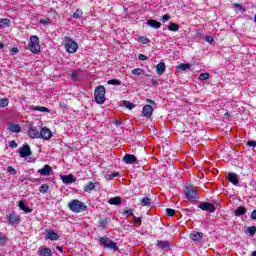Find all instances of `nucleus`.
<instances>
[{"label":"nucleus","instance_id":"1","mask_svg":"<svg viewBox=\"0 0 256 256\" xmlns=\"http://www.w3.org/2000/svg\"><path fill=\"white\" fill-rule=\"evenodd\" d=\"M64 49L67 53H77L79 49V44L75 42L71 37H64Z\"/></svg>","mask_w":256,"mask_h":256},{"label":"nucleus","instance_id":"2","mask_svg":"<svg viewBox=\"0 0 256 256\" xmlns=\"http://www.w3.org/2000/svg\"><path fill=\"white\" fill-rule=\"evenodd\" d=\"M68 207L70 211H73V213H82V211H87V205L77 199L70 201Z\"/></svg>","mask_w":256,"mask_h":256},{"label":"nucleus","instance_id":"3","mask_svg":"<svg viewBox=\"0 0 256 256\" xmlns=\"http://www.w3.org/2000/svg\"><path fill=\"white\" fill-rule=\"evenodd\" d=\"M105 93H106L105 86L100 85L96 87L94 92V98L96 103H98L99 105H103V103H105V100H106Z\"/></svg>","mask_w":256,"mask_h":256},{"label":"nucleus","instance_id":"4","mask_svg":"<svg viewBox=\"0 0 256 256\" xmlns=\"http://www.w3.org/2000/svg\"><path fill=\"white\" fill-rule=\"evenodd\" d=\"M28 49H30L31 53L37 54L41 51V45L39 44L38 36H31L30 41L28 43Z\"/></svg>","mask_w":256,"mask_h":256},{"label":"nucleus","instance_id":"5","mask_svg":"<svg viewBox=\"0 0 256 256\" xmlns=\"http://www.w3.org/2000/svg\"><path fill=\"white\" fill-rule=\"evenodd\" d=\"M185 195L188 201H197V188L193 185H188L185 187Z\"/></svg>","mask_w":256,"mask_h":256},{"label":"nucleus","instance_id":"6","mask_svg":"<svg viewBox=\"0 0 256 256\" xmlns=\"http://www.w3.org/2000/svg\"><path fill=\"white\" fill-rule=\"evenodd\" d=\"M99 241L103 247L112 249L113 251H119V246H117V243L113 242V240H109L107 237H101Z\"/></svg>","mask_w":256,"mask_h":256},{"label":"nucleus","instance_id":"7","mask_svg":"<svg viewBox=\"0 0 256 256\" xmlns=\"http://www.w3.org/2000/svg\"><path fill=\"white\" fill-rule=\"evenodd\" d=\"M7 223L12 227H17V225L21 223V218L19 217V215H17V213L11 212L7 217Z\"/></svg>","mask_w":256,"mask_h":256},{"label":"nucleus","instance_id":"8","mask_svg":"<svg viewBox=\"0 0 256 256\" xmlns=\"http://www.w3.org/2000/svg\"><path fill=\"white\" fill-rule=\"evenodd\" d=\"M53 137V132H51V129L47 127H42L40 130V139H45L46 141H49Z\"/></svg>","mask_w":256,"mask_h":256},{"label":"nucleus","instance_id":"9","mask_svg":"<svg viewBox=\"0 0 256 256\" xmlns=\"http://www.w3.org/2000/svg\"><path fill=\"white\" fill-rule=\"evenodd\" d=\"M198 207L202 211H208L209 213H215V205H213L209 202H203Z\"/></svg>","mask_w":256,"mask_h":256},{"label":"nucleus","instance_id":"10","mask_svg":"<svg viewBox=\"0 0 256 256\" xmlns=\"http://www.w3.org/2000/svg\"><path fill=\"white\" fill-rule=\"evenodd\" d=\"M51 171H53V168L50 165H44L43 168L38 170V173L42 176V177H49V175H51Z\"/></svg>","mask_w":256,"mask_h":256},{"label":"nucleus","instance_id":"11","mask_svg":"<svg viewBox=\"0 0 256 256\" xmlns=\"http://www.w3.org/2000/svg\"><path fill=\"white\" fill-rule=\"evenodd\" d=\"M60 179L62 180V182L65 185H70V183H75L76 179L75 176H73L72 174L69 175H61Z\"/></svg>","mask_w":256,"mask_h":256},{"label":"nucleus","instance_id":"12","mask_svg":"<svg viewBox=\"0 0 256 256\" xmlns=\"http://www.w3.org/2000/svg\"><path fill=\"white\" fill-rule=\"evenodd\" d=\"M40 133L35 127H30L28 131L30 139H40Z\"/></svg>","mask_w":256,"mask_h":256},{"label":"nucleus","instance_id":"13","mask_svg":"<svg viewBox=\"0 0 256 256\" xmlns=\"http://www.w3.org/2000/svg\"><path fill=\"white\" fill-rule=\"evenodd\" d=\"M20 157H31V147L29 145H25L20 149Z\"/></svg>","mask_w":256,"mask_h":256},{"label":"nucleus","instance_id":"14","mask_svg":"<svg viewBox=\"0 0 256 256\" xmlns=\"http://www.w3.org/2000/svg\"><path fill=\"white\" fill-rule=\"evenodd\" d=\"M137 161V157L133 154H126L123 157V162L127 163V165H132V163H135Z\"/></svg>","mask_w":256,"mask_h":256},{"label":"nucleus","instance_id":"15","mask_svg":"<svg viewBox=\"0 0 256 256\" xmlns=\"http://www.w3.org/2000/svg\"><path fill=\"white\" fill-rule=\"evenodd\" d=\"M142 113H143L144 117H147V118L151 117V115H153V106L145 105L143 107Z\"/></svg>","mask_w":256,"mask_h":256},{"label":"nucleus","instance_id":"16","mask_svg":"<svg viewBox=\"0 0 256 256\" xmlns=\"http://www.w3.org/2000/svg\"><path fill=\"white\" fill-rule=\"evenodd\" d=\"M30 111H39L40 113H51V110H49L45 106H31Z\"/></svg>","mask_w":256,"mask_h":256},{"label":"nucleus","instance_id":"17","mask_svg":"<svg viewBox=\"0 0 256 256\" xmlns=\"http://www.w3.org/2000/svg\"><path fill=\"white\" fill-rule=\"evenodd\" d=\"M46 239H49L50 241H58L59 234L55 233V231H53V230H50L46 234Z\"/></svg>","mask_w":256,"mask_h":256},{"label":"nucleus","instance_id":"18","mask_svg":"<svg viewBox=\"0 0 256 256\" xmlns=\"http://www.w3.org/2000/svg\"><path fill=\"white\" fill-rule=\"evenodd\" d=\"M147 25H149V27H152V29H161V22L157 20L149 19L147 20Z\"/></svg>","mask_w":256,"mask_h":256},{"label":"nucleus","instance_id":"19","mask_svg":"<svg viewBox=\"0 0 256 256\" xmlns=\"http://www.w3.org/2000/svg\"><path fill=\"white\" fill-rule=\"evenodd\" d=\"M228 180L233 185H239V178H237V174H235V173H229Z\"/></svg>","mask_w":256,"mask_h":256},{"label":"nucleus","instance_id":"20","mask_svg":"<svg viewBox=\"0 0 256 256\" xmlns=\"http://www.w3.org/2000/svg\"><path fill=\"white\" fill-rule=\"evenodd\" d=\"M190 239H192V241H201V239H203V233L193 232L190 234Z\"/></svg>","mask_w":256,"mask_h":256},{"label":"nucleus","instance_id":"21","mask_svg":"<svg viewBox=\"0 0 256 256\" xmlns=\"http://www.w3.org/2000/svg\"><path fill=\"white\" fill-rule=\"evenodd\" d=\"M156 73L157 75H163L165 73V63L160 62L156 65Z\"/></svg>","mask_w":256,"mask_h":256},{"label":"nucleus","instance_id":"22","mask_svg":"<svg viewBox=\"0 0 256 256\" xmlns=\"http://www.w3.org/2000/svg\"><path fill=\"white\" fill-rule=\"evenodd\" d=\"M9 131H11V133H20L21 132V126H19V124H11L8 127Z\"/></svg>","mask_w":256,"mask_h":256},{"label":"nucleus","instance_id":"23","mask_svg":"<svg viewBox=\"0 0 256 256\" xmlns=\"http://www.w3.org/2000/svg\"><path fill=\"white\" fill-rule=\"evenodd\" d=\"M109 205H121V197L116 196L108 200Z\"/></svg>","mask_w":256,"mask_h":256},{"label":"nucleus","instance_id":"24","mask_svg":"<svg viewBox=\"0 0 256 256\" xmlns=\"http://www.w3.org/2000/svg\"><path fill=\"white\" fill-rule=\"evenodd\" d=\"M18 207H20L21 211H24L25 213H31V208L27 207L25 205V202L23 200L19 201Z\"/></svg>","mask_w":256,"mask_h":256},{"label":"nucleus","instance_id":"25","mask_svg":"<svg viewBox=\"0 0 256 256\" xmlns=\"http://www.w3.org/2000/svg\"><path fill=\"white\" fill-rule=\"evenodd\" d=\"M39 255L40 256H51V255H53V251H51V248H43L42 250H40Z\"/></svg>","mask_w":256,"mask_h":256},{"label":"nucleus","instance_id":"26","mask_svg":"<svg viewBox=\"0 0 256 256\" xmlns=\"http://www.w3.org/2000/svg\"><path fill=\"white\" fill-rule=\"evenodd\" d=\"M171 244L169 243V241H158L157 242V247H160V249H169V246Z\"/></svg>","mask_w":256,"mask_h":256},{"label":"nucleus","instance_id":"27","mask_svg":"<svg viewBox=\"0 0 256 256\" xmlns=\"http://www.w3.org/2000/svg\"><path fill=\"white\" fill-rule=\"evenodd\" d=\"M95 189V183L89 182L86 186H84L85 193H91Z\"/></svg>","mask_w":256,"mask_h":256},{"label":"nucleus","instance_id":"28","mask_svg":"<svg viewBox=\"0 0 256 256\" xmlns=\"http://www.w3.org/2000/svg\"><path fill=\"white\" fill-rule=\"evenodd\" d=\"M246 213H247V209H245L244 207H238L235 210L236 217H241V215H245Z\"/></svg>","mask_w":256,"mask_h":256},{"label":"nucleus","instance_id":"29","mask_svg":"<svg viewBox=\"0 0 256 256\" xmlns=\"http://www.w3.org/2000/svg\"><path fill=\"white\" fill-rule=\"evenodd\" d=\"M9 23H11V20L7 18L0 19V29H3L5 27H9Z\"/></svg>","mask_w":256,"mask_h":256},{"label":"nucleus","instance_id":"30","mask_svg":"<svg viewBox=\"0 0 256 256\" xmlns=\"http://www.w3.org/2000/svg\"><path fill=\"white\" fill-rule=\"evenodd\" d=\"M141 205H142V207H150L151 199H149V197L142 198Z\"/></svg>","mask_w":256,"mask_h":256},{"label":"nucleus","instance_id":"31","mask_svg":"<svg viewBox=\"0 0 256 256\" xmlns=\"http://www.w3.org/2000/svg\"><path fill=\"white\" fill-rule=\"evenodd\" d=\"M138 41L140 43H142L143 45H149V43H151V40H149V38L145 37V36H140L138 38Z\"/></svg>","mask_w":256,"mask_h":256},{"label":"nucleus","instance_id":"32","mask_svg":"<svg viewBox=\"0 0 256 256\" xmlns=\"http://www.w3.org/2000/svg\"><path fill=\"white\" fill-rule=\"evenodd\" d=\"M191 67V64L186 63V64H180L179 66H177V70L178 71H187V69H189Z\"/></svg>","mask_w":256,"mask_h":256},{"label":"nucleus","instance_id":"33","mask_svg":"<svg viewBox=\"0 0 256 256\" xmlns=\"http://www.w3.org/2000/svg\"><path fill=\"white\" fill-rule=\"evenodd\" d=\"M168 31H179V25L171 22L169 25H168Z\"/></svg>","mask_w":256,"mask_h":256},{"label":"nucleus","instance_id":"34","mask_svg":"<svg viewBox=\"0 0 256 256\" xmlns=\"http://www.w3.org/2000/svg\"><path fill=\"white\" fill-rule=\"evenodd\" d=\"M83 17V10L77 9L75 13L73 14L74 19H81Z\"/></svg>","mask_w":256,"mask_h":256},{"label":"nucleus","instance_id":"35","mask_svg":"<svg viewBox=\"0 0 256 256\" xmlns=\"http://www.w3.org/2000/svg\"><path fill=\"white\" fill-rule=\"evenodd\" d=\"M145 74V70L141 69V68H135L132 70V75H144Z\"/></svg>","mask_w":256,"mask_h":256},{"label":"nucleus","instance_id":"36","mask_svg":"<svg viewBox=\"0 0 256 256\" xmlns=\"http://www.w3.org/2000/svg\"><path fill=\"white\" fill-rule=\"evenodd\" d=\"M80 74L77 71H72L71 73V79L72 81H79Z\"/></svg>","mask_w":256,"mask_h":256},{"label":"nucleus","instance_id":"37","mask_svg":"<svg viewBox=\"0 0 256 256\" xmlns=\"http://www.w3.org/2000/svg\"><path fill=\"white\" fill-rule=\"evenodd\" d=\"M39 191L40 193H47V191H49V185L47 184H42L40 187H39Z\"/></svg>","mask_w":256,"mask_h":256},{"label":"nucleus","instance_id":"38","mask_svg":"<svg viewBox=\"0 0 256 256\" xmlns=\"http://www.w3.org/2000/svg\"><path fill=\"white\" fill-rule=\"evenodd\" d=\"M199 81H207L209 79V73H202L198 77Z\"/></svg>","mask_w":256,"mask_h":256},{"label":"nucleus","instance_id":"39","mask_svg":"<svg viewBox=\"0 0 256 256\" xmlns=\"http://www.w3.org/2000/svg\"><path fill=\"white\" fill-rule=\"evenodd\" d=\"M108 85H121V80L119 79L108 80Z\"/></svg>","mask_w":256,"mask_h":256},{"label":"nucleus","instance_id":"40","mask_svg":"<svg viewBox=\"0 0 256 256\" xmlns=\"http://www.w3.org/2000/svg\"><path fill=\"white\" fill-rule=\"evenodd\" d=\"M7 105H9V99L3 98L0 100V107H7Z\"/></svg>","mask_w":256,"mask_h":256},{"label":"nucleus","instance_id":"41","mask_svg":"<svg viewBox=\"0 0 256 256\" xmlns=\"http://www.w3.org/2000/svg\"><path fill=\"white\" fill-rule=\"evenodd\" d=\"M166 214L168 215V217H175V209L167 208Z\"/></svg>","mask_w":256,"mask_h":256},{"label":"nucleus","instance_id":"42","mask_svg":"<svg viewBox=\"0 0 256 256\" xmlns=\"http://www.w3.org/2000/svg\"><path fill=\"white\" fill-rule=\"evenodd\" d=\"M247 231H248L249 235H251V236L255 235V233H256V226L248 227Z\"/></svg>","mask_w":256,"mask_h":256},{"label":"nucleus","instance_id":"43","mask_svg":"<svg viewBox=\"0 0 256 256\" xmlns=\"http://www.w3.org/2000/svg\"><path fill=\"white\" fill-rule=\"evenodd\" d=\"M8 241L7 236L1 235L0 234V245H6Z\"/></svg>","mask_w":256,"mask_h":256},{"label":"nucleus","instance_id":"44","mask_svg":"<svg viewBox=\"0 0 256 256\" xmlns=\"http://www.w3.org/2000/svg\"><path fill=\"white\" fill-rule=\"evenodd\" d=\"M124 106L127 108V109H133L135 107V104H133L132 102L130 101H124Z\"/></svg>","mask_w":256,"mask_h":256},{"label":"nucleus","instance_id":"45","mask_svg":"<svg viewBox=\"0 0 256 256\" xmlns=\"http://www.w3.org/2000/svg\"><path fill=\"white\" fill-rule=\"evenodd\" d=\"M41 25H51V20L49 18L47 19H40Z\"/></svg>","mask_w":256,"mask_h":256},{"label":"nucleus","instance_id":"46","mask_svg":"<svg viewBox=\"0 0 256 256\" xmlns=\"http://www.w3.org/2000/svg\"><path fill=\"white\" fill-rule=\"evenodd\" d=\"M169 19H171V15H169V14H166V15L162 16V21L164 23H167V21H169Z\"/></svg>","mask_w":256,"mask_h":256},{"label":"nucleus","instance_id":"47","mask_svg":"<svg viewBox=\"0 0 256 256\" xmlns=\"http://www.w3.org/2000/svg\"><path fill=\"white\" fill-rule=\"evenodd\" d=\"M108 177L110 180H113V179H115V177H119V172H114V173L108 175Z\"/></svg>","mask_w":256,"mask_h":256},{"label":"nucleus","instance_id":"48","mask_svg":"<svg viewBox=\"0 0 256 256\" xmlns=\"http://www.w3.org/2000/svg\"><path fill=\"white\" fill-rule=\"evenodd\" d=\"M124 215H127L128 217H133V209L125 210Z\"/></svg>","mask_w":256,"mask_h":256},{"label":"nucleus","instance_id":"49","mask_svg":"<svg viewBox=\"0 0 256 256\" xmlns=\"http://www.w3.org/2000/svg\"><path fill=\"white\" fill-rule=\"evenodd\" d=\"M247 146L248 147H256V141L255 140L248 141Z\"/></svg>","mask_w":256,"mask_h":256},{"label":"nucleus","instance_id":"50","mask_svg":"<svg viewBox=\"0 0 256 256\" xmlns=\"http://www.w3.org/2000/svg\"><path fill=\"white\" fill-rule=\"evenodd\" d=\"M9 147H11V149H15V148H17V142H15V141H10L9 142Z\"/></svg>","mask_w":256,"mask_h":256},{"label":"nucleus","instance_id":"51","mask_svg":"<svg viewBox=\"0 0 256 256\" xmlns=\"http://www.w3.org/2000/svg\"><path fill=\"white\" fill-rule=\"evenodd\" d=\"M205 41L207 42V43H213V41H215V39H213V37H211V36H206L205 37Z\"/></svg>","mask_w":256,"mask_h":256},{"label":"nucleus","instance_id":"52","mask_svg":"<svg viewBox=\"0 0 256 256\" xmlns=\"http://www.w3.org/2000/svg\"><path fill=\"white\" fill-rule=\"evenodd\" d=\"M138 59L140 61H147V56H145V54H139Z\"/></svg>","mask_w":256,"mask_h":256},{"label":"nucleus","instance_id":"53","mask_svg":"<svg viewBox=\"0 0 256 256\" xmlns=\"http://www.w3.org/2000/svg\"><path fill=\"white\" fill-rule=\"evenodd\" d=\"M250 218L256 221V209L252 211Z\"/></svg>","mask_w":256,"mask_h":256},{"label":"nucleus","instance_id":"54","mask_svg":"<svg viewBox=\"0 0 256 256\" xmlns=\"http://www.w3.org/2000/svg\"><path fill=\"white\" fill-rule=\"evenodd\" d=\"M8 172H9V173H12L13 175H15V168L9 166V167H8Z\"/></svg>","mask_w":256,"mask_h":256},{"label":"nucleus","instance_id":"55","mask_svg":"<svg viewBox=\"0 0 256 256\" xmlns=\"http://www.w3.org/2000/svg\"><path fill=\"white\" fill-rule=\"evenodd\" d=\"M100 227H102L103 229H105V227H107V222L101 221V222H100Z\"/></svg>","mask_w":256,"mask_h":256},{"label":"nucleus","instance_id":"56","mask_svg":"<svg viewBox=\"0 0 256 256\" xmlns=\"http://www.w3.org/2000/svg\"><path fill=\"white\" fill-rule=\"evenodd\" d=\"M134 222L141 224V217H134Z\"/></svg>","mask_w":256,"mask_h":256},{"label":"nucleus","instance_id":"57","mask_svg":"<svg viewBox=\"0 0 256 256\" xmlns=\"http://www.w3.org/2000/svg\"><path fill=\"white\" fill-rule=\"evenodd\" d=\"M122 124H123V122H121V120H116L114 122V125H116V126H119V125H122Z\"/></svg>","mask_w":256,"mask_h":256},{"label":"nucleus","instance_id":"58","mask_svg":"<svg viewBox=\"0 0 256 256\" xmlns=\"http://www.w3.org/2000/svg\"><path fill=\"white\" fill-rule=\"evenodd\" d=\"M12 53H19V48L13 47L12 48Z\"/></svg>","mask_w":256,"mask_h":256},{"label":"nucleus","instance_id":"59","mask_svg":"<svg viewBox=\"0 0 256 256\" xmlns=\"http://www.w3.org/2000/svg\"><path fill=\"white\" fill-rule=\"evenodd\" d=\"M236 9H239V11H241L243 9V6L236 4Z\"/></svg>","mask_w":256,"mask_h":256},{"label":"nucleus","instance_id":"60","mask_svg":"<svg viewBox=\"0 0 256 256\" xmlns=\"http://www.w3.org/2000/svg\"><path fill=\"white\" fill-rule=\"evenodd\" d=\"M57 251H63V248L61 246L56 247Z\"/></svg>","mask_w":256,"mask_h":256},{"label":"nucleus","instance_id":"61","mask_svg":"<svg viewBox=\"0 0 256 256\" xmlns=\"http://www.w3.org/2000/svg\"><path fill=\"white\" fill-rule=\"evenodd\" d=\"M3 47H5V44L0 43V49H3Z\"/></svg>","mask_w":256,"mask_h":256},{"label":"nucleus","instance_id":"62","mask_svg":"<svg viewBox=\"0 0 256 256\" xmlns=\"http://www.w3.org/2000/svg\"><path fill=\"white\" fill-rule=\"evenodd\" d=\"M251 256H256V251H253Z\"/></svg>","mask_w":256,"mask_h":256},{"label":"nucleus","instance_id":"63","mask_svg":"<svg viewBox=\"0 0 256 256\" xmlns=\"http://www.w3.org/2000/svg\"><path fill=\"white\" fill-rule=\"evenodd\" d=\"M187 211H189V213H191V210L187 209Z\"/></svg>","mask_w":256,"mask_h":256}]
</instances>
